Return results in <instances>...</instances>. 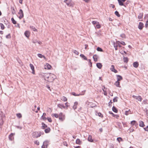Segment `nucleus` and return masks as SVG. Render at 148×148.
Segmentation results:
<instances>
[{
    "label": "nucleus",
    "mask_w": 148,
    "mask_h": 148,
    "mask_svg": "<svg viewBox=\"0 0 148 148\" xmlns=\"http://www.w3.org/2000/svg\"><path fill=\"white\" fill-rule=\"evenodd\" d=\"M43 76L45 80L49 82H52L56 78L54 75L51 73H45Z\"/></svg>",
    "instance_id": "f257e3e1"
},
{
    "label": "nucleus",
    "mask_w": 148,
    "mask_h": 148,
    "mask_svg": "<svg viewBox=\"0 0 148 148\" xmlns=\"http://www.w3.org/2000/svg\"><path fill=\"white\" fill-rule=\"evenodd\" d=\"M43 133L40 132H35L32 133V136L33 138H38V137H40L41 134H43Z\"/></svg>",
    "instance_id": "f03ea898"
},
{
    "label": "nucleus",
    "mask_w": 148,
    "mask_h": 148,
    "mask_svg": "<svg viewBox=\"0 0 148 148\" xmlns=\"http://www.w3.org/2000/svg\"><path fill=\"white\" fill-rule=\"evenodd\" d=\"M64 2L69 7H73L74 5V3L72 2V0H65L64 1Z\"/></svg>",
    "instance_id": "7ed1b4c3"
},
{
    "label": "nucleus",
    "mask_w": 148,
    "mask_h": 148,
    "mask_svg": "<svg viewBox=\"0 0 148 148\" xmlns=\"http://www.w3.org/2000/svg\"><path fill=\"white\" fill-rule=\"evenodd\" d=\"M58 118L59 119L62 121L65 119V116L63 114L62 112H61L59 114Z\"/></svg>",
    "instance_id": "20e7f679"
},
{
    "label": "nucleus",
    "mask_w": 148,
    "mask_h": 148,
    "mask_svg": "<svg viewBox=\"0 0 148 148\" xmlns=\"http://www.w3.org/2000/svg\"><path fill=\"white\" fill-rule=\"evenodd\" d=\"M18 14H19V16L18 17L20 19H21L24 16V14L23 10L22 9H21L19 10L18 12Z\"/></svg>",
    "instance_id": "39448f33"
},
{
    "label": "nucleus",
    "mask_w": 148,
    "mask_h": 148,
    "mask_svg": "<svg viewBox=\"0 0 148 148\" xmlns=\"http://www.w3.org/2000/svg\"><path fill=\"white\" fill-rule=\"evenodd\" d=\"M110 70L114 72L115 73H117L118 72L115 69L114 66L113 65H111V67L110 68Z\"/></svg>",
    "instance_id": "423d86ee"
},
{
    "label": "nucleus",
    "mask_w": 148,
    "mask_h": 148,
    "mask_svg": "<svg viewBox=\"0 0 148 148\" xmlns=\"http://www.w3.org/2000/svg\"><path fill=\"white\" fill-rule=\"evenodd\" d=\"M30 66V68L32 70V73L33 74H35V70H34V67L33 66V65L32 64H29Z\"/></svg>",
    "instance_id": "0eeeda50"
},
{
    "label": "nucleus",
    "mask_w": 148,
    "mask_h": 148,
    "mask_svg": "<svg viewBox=\"0 0 148 148\" xmlns=\"http://www.w3.org/2000/svg\"><path fill=\"white\" fill-rule=\"evenodd\" d=\"M14 134H13V133H11L9 136V139L12 141V140L14 139V137L13 136Z\"/></svg>",
    "instance_id": "6e6552de"
},
{
    "label": "nucleus",
    "mask_w": 148,
    "mask_h": 148,
    "mask_svg": "<svg viewBox=\"0 0 148 148\" xmlns=\"http://www.w3.org/2000/svg\"><path fill=\"white\" fill-rule=\"evenodd\" d=\"M143 27V24L142 22H140L139 25L138 26V28L141 30L142 29Z\"/></svg>",
    "instance_id": "1a4fd4ad"
},
{
    "label": "nucleus",
    "mask_w": 148,
    "mask_h": 148,
    "mask_svg": "<svg viewBox=\"0 0 148 148\" xmlns=\"http://www.w3.org/2000/svg\"><path fill=\"white\" fill-rule=\"evenodd\" d=\"M133 65L134 67L135 68H137L138 66V63L137 62H134L133 63Z\"/></svg>",
    "instance_id": "9d476101"
},
{
    "label": "nucleus",
    "mask_w": 148,
    "mask_h": 148,
    "mask_svg": "<svg viewBox=\"0 0 148 148\" xmlns=\"http://www.w3.org/2000/svg\"><path fill=\"white\" fill-rule=\"evenodd\" d=\"M25 35L27 38H28L29 36L30 32L28 31H26L24 33Z\"/></svg>",
    "instance_id": "9b49d317"
},
{
    "label": "nucleus",
    "mask_w": 148,
    "mask_h": 148,
    "mask_svg": "<svg viewBox=\"0 0 148 148\" xmlns=\"http://www.w3.org/2000/svg\"><path fill=\"white\" fill-rule=\"evenodd\" d=\"M45 66V69H51V65L49 64L48 63H47Z\"/></svg>",
    "instance_id": "f8f14e48"
},
{
    "label": "nucleus",
    "mask_w": 148,
    "mask_h": 148,
    "mask_svg": "<svg viewBox=\"0 0 148 148\" xmlns=\"http://www.w3.org/2000/svg\"><path fill=\"white\" fill-rule=\"evenodd\" d=\"M116 77H117V81H118L119 82V81L123 79V77H122L119 75H116Z\"/></svg>",
    "instance_id": "ddd939ff"
},
{
    "label": "nucleus",
    "mask_w": 148,
    "mask_h": 148,
    "mask_svg": "<svg viewBox=\"0 0 148 148\" xmlns=\"http://www.w3.org/2000/svg\"><path fill=\"white\" fill-rule=\"evenodd\" d=\"M57 106L58 107L61 109H62V108H65V107L63 104H58Z\"/></svg>",
    "instance_id": "4468645a"
},
{
    "label": "nucleus",
    "mask_w": 148,
    "mask_h": 148,
    "mask_svg": "<svg viewBox=\"0 0 148 148\" xmlns=\"http://www.w3.org/2000/svg\"><path fill=\"white\" fill-rule=\"evenodd\" d=\"M118 1L119 5L121 6H124L125 7L126 6L124 4L123 2L121 0H117Z\"/></svg>",
    "instance_id": "2eb2a0df"
},
{
    "label": "nucleus",
    "mask_w": 148,
    "mask_h": 148,
    "mask_svg": "<svg viewBox=\"0 0 148 148\" xmlns=\"http://www.w3.org/2000/svg\"><path fill=\"white\" fill-rule=\"evenodd\" d=\"M96 66L97 68L99 69H101L102 66V64L100 63H97Z\"/></svg>",
    "instance_id": "dca6fc26"
},
{
    "label": "nucleus",
    "mask_w": 148,
    "mask_h": 148,
    "mask_svg": "<svg viewBox=\"0 0 148 148\" xmlns=\"http://www.w3.org/2000/svg\"><path fill=\"white\" fill-rule=\"evenodd\" d=\"M120 84V83L119 82L116 81L115 82V83H114V85L117 87H121Z\"/></svg>",
    "instance_id": "f3484780"
},
{
    "label": "nucleus",
    "mask_w": 148,
    "mask_h": 148,
    "mask_svg": "<svg viewBox=\"0 0 148 148\" xmlns=\"http://www.w3.org/2000/svg\"><path fill=\"white\" fill-rule=\"evenodd\" d=\"M76 143L80 145L82 143V142L79 139H77L76 141Z\"/></svg>",
    "instance_id": "a211bd4d"
},
{
    "label": "nucleus",
    "mask_w": 148,
    "mask_h": 148,
    "mask_svg": "<svg viewBox=\"0 0 148 148\" xmlns=\"http://www.w3.org/2000/svg\"><path fill=\"white\" fill-rule=\"evenodd\" d=\"M43 144L47 147L49 144V141L48 140H46L43 142Z\"/></svg>",
    "instance_id": "6ab92c4d"
},
{
    "label": "nucleus",
    "mask_w": 148,
    "mask_h": 148,
    "mask_svg": "<svg viewBox=\"0 0 148 148\" xmlns=\"http://www.w3.org/2000/svg\"><path fill=\"white\" fill-rule=\"evenodd\" d=\"M92 137L91 135H89L88 138V141L89 142H93V140L92 139Z\"/></svg>",
    "instance_id": "aec40b11"
},
{
    "label": "nucleus",
    "mask_w": 148,
    "mask_h": 148,
    "mask_svg": "<svg viewBox=\"0 0 148 148\" xmlns=\"http://www.w3.org/2000/svg\"><path fill=\"white\" fill-rule=\"evenodd\" d=\"M80 56L85 60H87V58L83 54H80Z\"/></svg>",
    "instance_id": "412c9836"
},
{
    "label": "nucleus",
    "mask_w": 148,
    "mask_h": 148,
    "mask_svg": "<svg viewBox=\"0 0 148 148\" xmlns=\"http://www.w3.org/2000/svg\"><path fill=\"white\" fill-rule=\"evenodd\" d=\"M42 126L41 127L43 129H45L47 127V125L43 123H42Z\"/></svg>",
    "instance_id": "4be33fe9"
},
{
    "label": "nucleus",
    "mask_w": 148,
    "mask_h": 148,
    "mask_svg": "<svg viewBox=\"0 0 148 148\" xmlns=\"http://www.w3.org/2000/svg\"><path fill=\"white\" fill-rule=\"evenodd\" d=\"M139 126L142 127H143L145 126V125L143 121H140L139 122Z\"/></svg>",
    "instance_id": "5701e85b"
},
{
    "label": "nucleus",
    "mask_w": 148,
    "mask_h": 148,
    "mask_svg": "<svg viewBox=\"0 0 148 148\" xmlns=\"http://www.w3.org/2000/svg\"><path fill=\"white\" fill-rule=\"evenodd\" d=\"M112 111L115 113L118 112V110L117 108L114 106H113L112 108Z\"/></svg>",
    "instance_id": "b1692460"
},
{
    "label": "nucleus",
    "mask_w": 148,
    "mask_h": 148,
    "mask_svg": "<svg viewBox=\"0 0 148 148\" xmlns=\"http://www.w3.org/2000/svg\"><path fill=\"white\" fill-rule=\"evenodd\" d=\"M93 58L95 62H97V58L96 55H94L93 56Z\"/></svg>",
    "instance_id": "393cba45"
},
{
    "label": "nucleus",
    "mask_w": 148,
    "mask_h": 148,
    "mask_svg": "<svg viewBox=\"0 0 148 148\" xmlns=\"http://www.w3.org/2000/svg\"><path fill=\"white\" fill-rule=\"evenodd\" d=\"M123 60L124 62L127 63L128 61V58L127 57H125L124 56L123 57Z\"/></svg>",
    "instance_id": "a878e982"
},
{
    "label": "nucleus",
    "mask_w": 148,
    "mask_h": 148,
    "mask_svg": "<svg viewBox=\"0 0 148 148\" xmlns=\"http://www.w3.org/2000/svg\"><path fill=\"white\" fill-rule=\"evenodd\" d=\"M131 111H130V110H128V111H125V114L126 115H128L129 114H131Z\"/></svg>",
    "instance_id": "bb28decb"
},
{
    "label": "nucleus",
    "mask_w": 148,
    "mask_h": 148,
    "mask_svg": "<svg viewBox=\"0 0 148 148\" xmlns=\"http://www.w3.org/2000/svg\"><path fill=\"white\" fill-rule=\"evenodd\" d=\"M71 94L73 95H74V96H79L80 95H82V94H76L75 92H71Z\"/></svg>",
    "instance_id": "cd10ccee"
},
{
    "label": "nucleus",
    "mask_w": 148,
    "mask_h": 148,
    "mask_svg": "<svg viewBox=\"0 0 148 148\" xmlns=\"http://www.w3.org/2000/svg\"><path fill=\"white\" fill-rule=\"evenodd\" d=\"M51 129L49 127H48L45 130V132L46 133H47L50 132Z\"/></svg>",
    "instance_id": "c85d7f7f"
},
{
    "label": "nucleus",
    "mask_w": 148,
    "mask_h": 148,
    "mask_svg": "<svg viewBox=\"0 0 148 148\" xmlns=\"http://www.w3.org/2000/svg\"><path fill=\"white\" fill-rule=\"evenodd\" d=\"M143 13H140L138 16V18L139 19H141L143 17Z\"/></svg>",
    "instance_id": "c756f323"
},
{
    "label": "nucleus",
    "mask_w": 148,
    "mask_h": 148,
    "mask_svg": "<svg viewBox=\"0 0 148 148\" xmlns=\"http://www.w3.org/2000/svg\"><path fill=\"white\" fill-rule=\"evenodd\" d=\"M96 115H98L99 116H100L101 118L103 117V115L101 114V113L100 112H96Z\"/></svg>",
    "instance_id": "7c9ffc66"
},
{
    "label": "nucleus",
    "mask_w": 148,
    "mask_h": 148,
    "mask_svg": "<svg viewBox=\"0 0 148 148\" xmlns=\"http://www.w3.org/2000/svg\"><path fill=\"white\" fill-rule=\"evenodd\" d=\"M136 99L138 100V101H141L142 100V98L140 96H138L136 97Z\"/></svg>",
    "instance_id": "2f4dec72"
},
{
    "label": "nucleus",
    "mask_w": 148,
    "mask_h": 148,
    "mask_svg": "<svg viewBox=\"0 0 148 148\" xmlns=\"http://www.w3.org/2000/svg\"><path fill=\"white\" fill-rule=\"evenodd\" d=\"M136 123V122L135 121H133L131 122L130 124L132 125H134Z\"/></svg>",
    "instance_id": "473e14b6"
},
{
    "label": "nucleus",
    "mask_w": 148,
    "mask_h": 148,
    "mask_svg": "<svg viewBox=\"0 0 148 148\" xmlns=\"http://www.w3.org/2000/svg\"><path fill=\"white\" fill-rule=\"evenodd\" d=\"M30 28L32 29L34 31H37V29L35 28L34 26H30Z\"/></svg>",
    "instance_id": "72a5a7b5"
},
{
    "label": "nucleus",
    "mask_w": 148,
    "mask_h": 148,
    "mask_svg": "<svg viewBox=\"0 0 148 148\" xmlns=\"http://www.w3.org/2000/svg\"><path fill=\"white\" fill-rule=\"evenodd\" d=\"M38 57L40 58H45V57L43 55H42V54H40V53L38 54Z\"/></svg>",
    "instance_id": "f704fd0d"
},
{
    "label": "nucleus",
    "mask_w": 148,
    "mask_h": 148,
    "mask_svg": "<svg viewBox=\"0 0 148 148\" xmlns=\"http://www.w3.org/2000/svg\"><path fill=\"white\" fill-rule=\"evenodd\" d=\"M118 17H120V14H119V12L117 11H116L114 13Z\"/></svg>",
    "instance_id": "c9c22d12"
},
{
    "label": "nucleus",
    "mask_w": 148,
    "mask_h": 148,
    "mask_svg": "<svg viewBox=\"0 0 148 148\" xmlns=\"http://www.w3.org/2000/svg\"><path fill=\"white\" fill-rule=\"evenodd\" d=\"M11 21L12 23L14 24H15L16 23V22L15 21L13 18H11Z\"/></svg>",
    "instance_id": "e433bc0d"
},
{
    "label": "nucleus",
    "mask_w": 148,
    "mask_h": 148,
    "mask_svg": "<svg viewBox=\"0 0 148 148\" xmlns=\"http://www.w3.org/2000/svg\"><path fill=\"white\" fill-rule=\"evenodd\" d=\"M12 12L13 14H14L16 13V11L14 8H12Z\"/></svg>",
    "instance_id": "4c0bfd02"
},
{
    "label": "nucleus",
    "mask_w": 148,
    "mask_h": 148,
    "mask_svg": "<svg viewBox=\"0 0 148 148\" xmlns=\"http://www.w3.org/2000/svg\"><path fill=\"white\" fill-rule=\"evenodd\" d=\"M0 26L1 27V29H4V26L2 23H0Z\"/></svg>",
    "instance_id": "58836bf2"
},
{
    "label": "nucleus",
    "mask_w": 148,
    "mask_h": 148,
    "mask_svg": "<svg viewBox=\"0 0 148 148\" xmlns=\"http://www.w3.org/2000/svg\"><path fill=\"white\" fill-rule=\"evenodd\" d=\"M97 50L98 51L100 52L103 51V50H102V49L99 47H98L97 49Z\"/></svg>",
    "instance_id": "ea45409f"
},
{
    "label": "nucleus",
    "mask_w": 148,
    "mask_h": 148,
    "mask_svg": "<svg viewBox=\"0 0 148 148\" xmlns=\"http://www.w3.org/2000/svg\"><path fill=\"white\" fill-rule=\"evenodd\" d=\"M89 62L88 64L90 66V67L92 66V63L91 62V60L90 59H88V60Z\"/></svg>",
    "instance_id": "a19ab883"
},
{
    "label": "nucleus",
    "mask_w": 148,
    "mask_h": 148,
    "mask_svg": "<svg viewBox=\"0 0 148 148\" xmlns=\"http://www.w3.org/2000/svg\"><path fill=\"white\" fill-rule=\"evenodd\" d=\"M62 100L63 101H67V99L66 97L63 96L62 97Z\"/></svg>",
    "instance_id": "79ce46f5"
},
{
    "label": "nucleus",
    "mask_w": 148,
    "mask_h": 148,
    "mask_svg": "<svg viewBox=\"0 0 148 148\" xmlns=\"http://www.w3.org/2000/svg\"><path fill=\"white\" fill-rule=\"evenodd\" d=\"M17 117L19 118H20L22 117V115L21 113H18L16 114Z\"/></svg>",
    "instance_id": "37998d69"
},
{
    "label": "nucleus",
    "mask_w": 148,
    "mask_h": 148,
    "mask_svg": "<svg viewBox=\"0 0 148 148\" xmlns=\"http://www.w3.org/2000/svg\"><path fill=\"white\" fill-rule=\"evenodd\" d=\"M52 115L53 116H55L56 118H58V117L59 115H58L57 114H53Z\"/></svg>",
    "instance_id": "c03bdc74"
},
{
    "label": "nucleus",
    "mask_w": 148,
    "mask_h": 148,
    "mask_svg": "<svg viewBox=\"0 0 148 148\" xmlns=\"http://www.w3.org/2000/svg\"><path fill=\"white\" fill-rule=\"evenodd\" d=\"M112 116L117 119H118V118L119 117V115H118L117 114H114Z\"/></svg>",
    "instance_id": "a18cd8bd"
},
{
    "label": "nucleus",
    "mask_w": 148,
    "mask_h": 148,
    "mask_svg": "<svg viewBox=\"0 0 148 148\" xmlns=\"http://www.w3.org/2000/svg\"><path fill=\"white\" fill-rule=\"evenodd\" d=\"M101 26L99 24V23H97V24L96 25V27L97 29H99L100 28Z\"/></svg>",
    "instance_id": "49530a36"
},
{
    "label": "nucleus",
    "mask_w": 148,
    "mask_h": 148,
    "mask_svg": "<svg viewBox=\"0 0 148 148\" xmlns=\"http://www.w3.org/2000/svg\"><path fill=\"white\" fill-rule=\"evenodd\" d=\"M118 42H119L120 44L122 45H125V43L123 41H121V42L119 41H118Z\"/></svg>",
    "instance_id": "de8ad7c7"
},
{
    "label": "nucleus",
    "mask_w": 148,
    "mask_h": 148,
    "mask_svg": "<svg viewBox=\"0 0 148 148\" xmlns=\"http://www.w3.org/2000/svg\"><path fill=\"white\" fill-rule=\"evenodd\" d=\"M120 36L121 37L123 38H125V35L124 34H122Z\"/></svg>",
    "instance_id": "09e8293b"
},
{
    "label": "nucleus",
    "mask_w": 148,
    "mask_h": 148,
    "mask_svg": "<svg viewBox=\"0 0 148 148\" xmlns=\"http://www.w3.org/2000/svg\"><path fill=\"white\" fill-rule=\"evenodd\" d=\"M73 52L76 54L77 55L79 54V52L78 51L75 50H73Z\"/></svg>",
    "instance_id": "8fccbe9b"
},
{
    "label": "nucleus",
    "mask_w": 148,
    "mask_h": 148,
    "mask_svg": "<svg viewBox=\"0 0 148 148\" xmlns=\"http://www.w3.org/2000/svg\"><path fill=\"white\" fill-rule=\"evenodd\" d=\"M92 23L93 25H95L96 24H97V23H99V22L96 21H93L92 22Z\"/></svg>",
    "instance_id": "3c124183"
},
{
    "label": "nucleus",
    "mask_w": 148,
    "mask_h": 148,
    "mask_svg": "<svg viewBox=\"0 0 148 148\" xmlns=\"http://www.w3.org/2000/svg\"><path fill=\"white\" fill-rule=\"evenodd\" d=\"M118 98V97H115L113 99V101L114 102H117V98Z\"/></svg>",
    "instance_id": "603ef678"
},
{
    "label": "nucleus",
    "mask_w": 148,
    "mask_h": 148,
    "mask_svg": "<svg viewBox=\"0 0 148 148\" xmlns=\"http://www.w3.org/2000/svg\"><path fill=\"white\" fill-rule=\"evenodd\" d=\"M11 37L10 34H9L6 36V38H7L9 39Z\"/></svg>",
    "instance_id": "864d4df0"
},
{
    "label": "nucleus",
    "mask_w": 148,
    "mask_h": 148,
    "mask_svg": "<svg viewBox=\"0 0 148 148\" xmlns=\"http://www.w3.org/2000/svg\"><path fill=\"white\" fill-rule=\"evenodd\" d=\"M117 139L118 141H119V142L121 141H122V139L121 137L118 138Z\"/></svg>",
    "instance_id": "5fc2aeb1"
},
{
    "label": "nucleus",
    "mask_w": 148,
    "mask_h": 148,
    "mask_svg": "<svg viewBox=\"0 0 148 148\" xmlns=\"http://www.w3.org/2000/svg\"><path fill=\"white\" fill-rule=\"evenodd\" d=\"M48 121L49 122H51L52 121L50 117H47V118Z\"/></svg>",
    "instance_id": "6e6d98bb"
},
{
    "label": "nucleus",
    "mask_w": 148,
    "mask_h": 148,
    "mask_svg": "<svg viewBox=\"0 0 148 148\" xmlns=\"http://www.w3.org/2000/svg\"><path fill=\"white\" fill-rule=\"evenodd\" d=\"M39 142L38 140L34 142V143L36 144L37 145H39Z\"/></svg>",
    "instance_id": "4d7b16f0"
},
{
    "label": "nucleus",
    "mask_w": 148,
    "mask_h": 148,
    "mask_svg": "<svg viewBox=\"0 0 148 148\" xmlns=\"http://www.w3.org/2000/svg\"><path fill=\"white\" fill-rule=\"evenodd\" d=\"M112 103V102L111 100H110V101L108 103V106L109 107H110L111 106V104Z\"/></svg>",
    "instance_id": "13d9d810"
},
{
    "label": "nucleus",
    "mask_w": 148,
    "mask_h": 148,
    "mask_svg": "<svg viewBox=\"0 0 148 148\" xmlns=\"http://www.w3.org/2000/svg\"><path fill=\"white\" fill-rule=\"evenodd\" d=\"M145 111L146 113V115L148 116V110L147 108H145Z\"/></svg>",
    "instance_id": "bf43d9fd"
},
{
    "label": "nucleus",
    "mask_w": 148,
    "mask_h": 148,
    "mask_svg": "<svg viewBox=\"0 0 148 148\" xmlns=\"http://www.w3.org/2000/svg\"><path fill=\"white\" fill-rule=\"evenodd\" d=\"M63 144L64 145L67 146L68 145L66 141H64L63 142Z\"/></svg>",
    "instance_id": "052dcab7"
},
{
    "label": "nucleus",
    "mask_w": 148,
    "mask_h": 148,
    "mask_svg": "<svg viewBox=\"0 0 148 148\" xmlns=\"http://www.w3.org/2000/svg\"><path fill=\"white\" fill-rule=\"evenodd\" d=\"M41 118L44 120H46V119H47V118L46 117H45V116H42Z\"/></svg>",
    "instance_id": "680f3d73"
},
{
    "label": "nucleus",
    "mask_w": 148,
    "mask_h": 148,
    "mask_svg": "<svg viewBox=\"0 0 148 148\" xmlns=\"http://www.w3.org/2000/svg\"><path fill=\"white\" fill-rule=\"evenodd\" d=\"M114 47L115 48V49L116 50H117V45H115V44H114Z\"/></svg>",
    "instance_id": "e2e57ef3"
},
{
    "label": "nucleus",
    "mask_w": 148,
    "mask_h": 148,
    "mask_svg": "<svg viewBox=\"0 0 148 148\" xmlns=\"http://www.w3.org/2000/svg\"><path fill=\"white\" fill-rule=\"evenodd\" d=\"M32 42L34 43H36L38 42V41L37 40H33Z\"/></svg>",
    "instance_id": "0e129e2a"
},
{
    "label": "nucleus",
    "mask_w": 148,
    "mask_h": 148,
    "mask_svg": "<svg viewBox=\"0 0 148 148\" xmlns=\"http://www.w3.org/2000/svg\"><path fill=\"white\" fill-rule=\"evenodd\" d=\"M114 148V146L112 144H111L110 145L109 148Z\"/></svg>",
    "instance_id": "69168bd1"
},
{
    "label": "nucleus",
    "mask_w": 148,
    "mask_h": 148,
    "mask_svg": "<svg viewBox=\"0 0 148 148\" xmlns=\"http://www.w3.org/2000/svg\"><path fill=\"white\" fill-rule=\"evenodd\" d=\"M122 123L124 126H125L127 124V123L125 122H122Z\"/></svg>",
    "instance_id": "338daca9"
},
{
    "label": "nucleus",
    "mask_w": 148,
    "mask_h": 148,
    "mask_svg": "<svg viewBox=\"0 0 148 148\" xmlns=\"http://www.w3.org/2000/svg\"><path fill=\"white\" fill-rule=\"evenodd\" d=\"M144 129L145 131H148V126H147L146 127L144 128Z\"/></svg>",
    "instance_id": "774afa93"
}]
</instances>
